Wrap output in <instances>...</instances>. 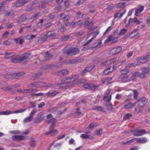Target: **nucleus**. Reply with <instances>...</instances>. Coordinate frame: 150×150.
I'll use <instances>...</instances> for the list:
<instances>
[{"instance_id": "1", "label": "nucleus", "mask_w": 150, "mask_h": 150, "mask_svg": "<svg viewBox=\"0 0 150 150\" xmlns=\"http://www.w3.org/2000/svg\"><path fill=\"white\" fill-rule=\"evenodd\" d=\"M57 121V120L54 118H51L47 122L48 123H52L50 125L49 129L50 130L48 132H46L45 133V135L51 134V135H54L58 133V131L56 130L53 129L55 127V124Z\"/></svg>"}, {"instance_id": "38", "label": "nucleus", "mask_w": 150, "mask_h": 150, "mask_svg": "<svg viewBox=\"0 0 150 150\" xmlns=\"http://www.w3.org/2000/svg\"><path fill=\"white\" fill-rule=\"evenodd\" d=\"M112 79V78L111 77H108L106 79H104L103 81V84H108V81H111Z\"/></svg>"}, {"instance_id": "40", "label": "nucleus", "mask_w": 150, "mask_h": 150, "mask_svg": "<svg viewBox=\"0 0 150 150\" xmlns=\"http://www.w3.org/2000/svg\"><path fill=\"white\" fill-rule=\"evenodd\" d=\"M126 3L121 2L118 3L117 5V6L118 8H123L125 6Z\"/></svg>"}, {"instance_id": "57", "label": "nucleus", "mask_w": 150, "mask_h": 150, "mask_svg": "<svg viewBox=\"0 0 150 150\" xmlns=\"http://www.w3.org/2000/svg\"><path fill=\"white\" fill-rule=\"evenodd\" d=\"M61 8V7L60 6L58 5L55 8L56 12L57 13L59 12Z\"/></svg>"}, {"instance_id": "14", "label": "nucleus", "mask_w": 150, "mask_h": 150, "mask_svg": "<svg viewBox=\"0 0 150 150\" xmlns=\"http://www.w3.org/2000/svg\"><path fill=\"white\" fill-rule=\"evenodd\" d=\"M114 59H110L109 60L106 61L102 63L100 65L102 66H105V67L110 66L112 62H114Z\"/></svg>"}, {"instance_id": "19", "label": "nucleus", "mask_w": 150, "mask_h": 150, "mask_svg": "<svg viewBox=\"0 0 150 150\" xmlns=\"http://www.w3.org/2000/svg\"><path fill=\"white\" fill-rule=\"evenodd\" d=\"M137 142L138 143H144L147 142V139L145 137H142L140 138H137Z\"/></svg>"}, {"instance_id": "43", "label": "nucleus", "mask_w": 150, "mask_h": 150, "mask_svg": "<svg viewBox=\"0 0 150 150\" xmlns=\"http://www.w3.org/2000/svg\"><path fill=\"white\" fill-rule=\"evenodd\" d=\"M21 0H19L16 1L15 3V6L16 7L22 6L21 4Z\"/></svg>"}, {"instance_id": "24", "label": "nucleus", "mask_w": 150, "mask_h": 150, "mask_svg": "<svg viewBox=\"0 0 150 150\" xmlns=\"http://www.w3.org/2000/svg\"><path fill=\"white\" fill-rule=\"evenodd\" d=\"M92 68L93 67H92V66H88L86 67L82 72L81 74L83 75H84L86 73L89 72L91 70Z\"/></svg>"}, {"instance_id": "21", "label": "nucleus", "mask_w": 150, "mask_h": 150, "mask_svg": "<svg viewBox=\"0 0 150 150\" xmlns=\"http://www.w3.org/2000/svg\"><path fill=\"white\" fill-rule=\"evenodd\" d=\"M92 109L95 110L96 111H101L102 112H105L103 110V107L99 106H94L93 107Z\"/></svg>"}, {"instance_id": "56", "label": "nucleus", "mask_w": 150, "mask_h": 150, "mask_svg": "<svg viewBox=\"0 0 150 150\" xmlns=\"http://www.w3.org/2000/svg\"><path fill=\"white\" fill-rule=\"evenodd\" d=\"M91 83L85 84L83 85V87L85 88L90 89L91 88Z\"/></svg>"}, {"instance_id": "16", "label": "nucleus", "mask_w": 150, "mask_h": 150, "mask_svg": "<svg viewBox=\"0 0 150 150\" xmlns=\"http://www.w3.org/2000/svg\"><path fill=\"white\" fill-rule=\"evenodd\" d=\"M68 71L67 69H63L58 72V75L60 76H65L68 74Z\"/></svg>"}, {"instance_id": "48", "label": "nucleus", "mask_w": 150, "mask_h": 150, "mask_svg": "<svg viewBox=\"0 0 150 150\" xmlns=\"http://www.w3.org/2000/svg\"><path fill=\"white\" fill-rule=\"evenodd\" d=\"M43 120V118H38L37 117L34 120V122L36 123H38L42 121Z\"/></svg>"}, {"instance_id": "12", "label": "nucleus", "mask_w": 150, "mask_h": 150, "mask_svg": "<svg viewBox=\"0 0 150 150\" xmlns=\"http://www.w3.org/2000/svg\"><path fill=\"white\" fill-rule=\"evenodd\" d=\"M50 65L52 68H56L58 69L62 67L63 66V64L62 63L58 62L50 64Z\"/></svg>"}, {"instance_id": "32", "label": "nucleus", "mask_w": 150, "mask_h": 150, "mask_svg": "<svg viewBox=\"0 0 150 150\" xmlns=\"http://www.w3.org/2000/svg\"><path fill=\"white\" fill-rule=\"evenodd\" d=\"M106 105L109 110H111L112 109V105L111 102L106 103Z\"/></svg>"}, {"instance_id": "37", "label": "nucleus", "mask_w": 150, "mask_h": 150, "mask_svg": "<svg viewBox=\"0 0 150 150\" xmlns=\"http://www.w3.org/2000/svg\"><path fill=\"white\" fill-rule=\"evenodd\" d=\"M132 116V114L130 113H127L125 114L123 117V119L126 120L129 118V117H131Z\"/></svg>"}, {"instance_id": "11", "label": "nucleus", "mask_w": 150, "mask_h": 150, "mask_svg": "<svg viewBox=\"0 0 150 150\" xmlns=\"http://www.w3.org/2000/svg\"><path fill=\"white\" fill-rule=\"evenodd\" d=\"M97 28V27L96 26L91 28L89 31V33L88 34L90 35L94 33V35H95V37H96L99 32V31H97V29L95 30V29H96Z\"/></svg>"}, {"instance_id": "45", "label": "nucleus", "mask_w": 150, "mask_h": 150, "mask_svg": "<svg viewBox=\"0 0 150 150\" xmlns=\"http://www.w3.org/2000/svg\"><path fill=\"white\" fill-rule=\"evenodd\" d=\"M97 126L98 125L92 122L89 125L88 127V129H92Z\"/></svg>"}, {"instance_id": "55", "label": "nucleus", "mask_w": 150, "mask_h": 150, "mask_svg": "<svg viewBox=\"0 0 150 150\" xmlns=\"http://www.w3.org/2000/svg\"><path fill=\"white\" fill-rule=\"evenodd\" d=\"M85 0H79L77 3L76 4V6L79 5L84 2Z\"/></svg>"}, {"instance_id": "23", "label": "nucleus", "mask_w": 150, "mask_h": 150, "mask_svg": "<svg viewBox=\"0 0 150 150\" xmlns=\"http://www.w3.org/2000/svg\"><path fill=\"white\" fill-rule=\"evenodd\" d=\"M47 38V35H45L44 36L40 38L38 40V42L41 43L46 41Z\"/></svg>"}, {"instance_id": "22", "label": "nucleus", "mask_w": 150, "mask_h": 150, "mask_svg": "<svg viewBox=\"0 0 150 150\" xmlns=\"http://www.w3.org/2000/svg\"><path fill=\"white\" fill-rule=\"evenodd\" d=\"M135 141H136L137 142V138H134L133 139H131L130 140L127 141V142H122V144L123 145H125L127 144H129L132 143H133Z\"/></svg>"}, {"instance_id": "27", "label": "nucleus", "mask_w": 150, "mask_h": 150, "mask_svg": "<svg viewBox=\"0 0 150 150\" xmlns=\"http://www.w3.org/2000/svg\"><path fill=\"white\" fill-rule=\"evenodd\" d=\"M36 9V7L32 6L26 9H25V11L26 12H30L32 11H34Z\"/></svg>"}, {"instance_id": "53", "label": "nucleus", "mask_w": 150, "mask_h": 150, "mask_svg": "<svg viewBox=\"0 0 150 150\" xmlns=\"http://www.w3.org/2000/svg\"><path fill=\"white\" fill-rule=\"evenodd\" d=\"M133 92L134 93V98L136 99L137 98V96L138 95V92L136 90H133Z\"/></svg>"}, {"instance_id": "17", "label": "nucleus", "mask_w": 150, "mask_h": 150, "mask_svg": "<svg viewBox=\"0 0 150 150\" xmlns=\"http://www.w3.org/2000/svg\"><path fill=\"white\" fill-rule=\"evenodd\" d=\"M57 93V92L55 91L51 90L46 93L45 95L47 96L52 97L55 96Z\"/></svg>"}, {"instance_id": "35", "label": "nucleus", "mask_w": 150, "mask_h": 150, "mask_svg": "<svg viewBox=\"0 0 150 150\" xmlns=\"http://www.w3.org/2000/svg\"><path fill=\"white\" fill-rule=\"evenodd\" d=\"M11 85H9L5 87H4L1 88V89L4 90L6 91H8L10 90H11Z\"/></svg>"}, {"instance_id": "42", "label": "nucleus", "mask_w": 150, "mask_h": 150, "mask_svg": "<svg viewBox=\"0 0 150 150\" xmlns=\"http://www.w3.org/2000/svg\"><path fill=\"white\" fill-rule=\"evenodd\" d=\"M127 30L124 28H123L120 31V33L118 34L119 35H123L126 32Z\"/></svg>"}, {"instance_id": "52", "label": "nucleus", "mask_w": 150, "mask_h": 150, "mask_svg": "<svg viewBox=\"0 0 150 150\" xmlns=\"http://www.w3.org/2000/svg\"><path fill=\"white\" fill-rule=\"evenodd\" d=\"M132 20L133 22L136 23L137 24H139L140 23V22L138 20L137 18L136 17H134L133 19H132Z\"/></svg>"}, {"instance_id": "7", "label": "nucleus", "mask_w": 150, "mask_h": 150, "mask_svg": "<svg viewBox=\"0 0 150 150\" xmlns=\"http://www.w3.org/2000/svg\"><path fill=\"white\" fill-rule=\"evenodd\" d=\"M79 50L78 48H76L72 47L70 49L69 51L67 52V54L68 55H69L71 53H73L75 54L79 52Z\"/></svg>"}, {"instance_id": "26", "label": "nucleus", "mask_w": 150, "mask_h": 150, "mask_svg": "<svg viewBox=\"0 0 150 150\" xmlns=\"http://www.w3.org/2000/svg\"><path fill=\"white\" fill-rule=\"evenodd\" d=\"M142 60L143 62H140L142 63H145L147 62L148 61V59H147L146 57H142L137 58L138 61Z\"/></svg>"}, {"instance_id": "2", "label": "nucleus", "mask_w": 150, "mask_h": 150, "mask_svg": "<svg viewBox=\"0 0 150 150\" xmlns=\"http://www.w3.org/2000/svg\"><path fill=\"white\" fill-rule=\"evenodd\" d=\"M50 58V56L47 52L44 54H41L38 59H36L35 63L38 65L40 64L43 61L49 60Z\"/></svg>"}, {"instance_id": "15", "label": "nucleus", "mask_w": 150, "mask_h": 150, "mask_svg": "<svg viewBox=\"0 0 150 150\" xmlns=\"http://www.w3.org/2000/svg\"><path fill=\"white\" fill-rule=\"evenodd\" d=\"M128 75L124 74L120 76V78L121 79L123 82H126L130 81V80L128 79Z\"/></svg>"}, {"instance_id": "9", "label": "nucleus", "mask_w": 150, "mask_h": 150, "mask_svg": "<svg viewBox=\"0 0 150 150\" xmlns=\"http://www.w3.org/2000/svg\"><path fill=\"white\" fill-rule=\"evenodd\" d=\"M139 73L136 72H134L132 74V76L130 78V81H132L133 82H135L137 81V78L139 76Z\"/></svg>"}, {"instance_id": "60", "label": "nucleus", "mask_w": 150, "mask_h": 150, "mask_svg": "<svg viewBox=\"0 0 150 150\" xmlns=\"http://www.w3.org/2000/svg\"><path fill=\"white\" fill-rule=\"evenodd\" d=\"M43 21L42 19H40L39 21V22L37 23V26L39 27L42 26V23H43Z\"/></svg>"}, {"instance_id": "59", "label": "nucleus", "mask_w": 150, "mask_h": 150, "mask_svg": "<svg viewBox=\"0 0 150 150\" xmlns=\"http://www.w3.org/2000/svg\"><path fill=\"white\" fill-rule=\"evenodd\" d=\"M110 93V90L108 89L105 92L106 95L104 97L103 99H104L105 98H106L109 95Z\"/></svg>"}, {"instance_id": "62", "label": "nucleus", "mask_w": 150, "mask_h": 150, "mask_svg": "<svg viewBox=\"0 0 150 150\" xmlns=\"http://www.w3.org/2000/svg\"><path fill=\"white\" fill-rule=\"evenodd\" d=\"M10 132L13 134H20V132L19 130L11 131Z\"/></svg>"}, {"instance_id": "4", "label": "nucleus", "mask_w": 150, "mask_h": 150, "mask_svg": "<svg viewBox=\"0 0 150 150\" xmlns=\"http://www.w3.org/2000/svg\"><path fill=\"white\" fill-rule=\"evenodd\" d=\"M147 102V100L145 98H141L138 100L135 104L137 103L139 108L143 107Z\"/></svg>"}, {"instance_id": "51", "label": "nucleus", "mask_w": 150, "mask_h": 150, "mask_svg": "<svg viewBox=\"0 0 150 150\" xmlns=\"http://www.w3.org/2000/svg\"><path fill=\"white\" fill-rule=\"evenodd\" d=\"M26 109H20L18 110H17L13 112V113H21L22 112H23L26 111Z\"/></svg>"}, {"instance_id": "63", "label": "nucleus", "mask_w": 150, "mask_h": 150, "mask_svg": "<svg viewBox=\"0 0 150 150\" xmlns=\"http://www.w3.org/2000/svg\"><path fill=\"white\" fill-rule=\"evenodd\" d=\"M25 74L23 72H19L16 73L15 76H18L19 77H21V76L25 75Z\"/></svg>"}, {"instance_id": "46", "label": "nucleus", "mask_w": 150, "mask_h": 150, "mask_svg": "<svg viewBox=\"0 0 150 150\" xmlns=\"http://www.w3.org/2000/svg\"><path fill=\"white\" fill-rule=\"evenodd\" d=\"M138 30L137 29H135L131 33V34L130 35H132V34H134L133 35H132V36H131L132 37H134L135 36H137V35L138 34V33H137L136 34L135 33H136V32Z\"/></svg>"}, {"instance_id": "33", "label": "nucleus", "mask_w": 150, "mask_h": 150, "mask_svg": "<svg viewBox=\"0 0 150 150\" xmlns=\"http://www.w3.org/2000/svg\"><path fill=\"white\" fill-rule=\"evenodd\" d=\"M134 105L132 103H130L127 105L125 106L124 107L127 109H130L134 107Z\"/></svg>"}, {"instance_id": "25", "label": "nucleus", "mask_w": 150, "mask_h": 150, "mask_svg": "<svg viewBox=\"0 0 150 150\" xmlns=\"http://www.w3.org/2000/svg\"><path fill=\"white\" fill-rule=\"evenodd\" d=\"M84 33V31L82 30H81L79 32H76L74 34V36L76 37H80L82 36Z\"/></svg>"}, {"instance_id": "30", "label": "nucleus", "mask_w": 150, "mask_h": 150, "mask_svg": "<svg viewBox=\"0 0 150 150\" xmlns=\"http://www.w3.org/2000/svg\"><path fill=\"white\" fill-rule=\"evenodd\" d=\"M33 117L31 116L26 117L23 120V122L24 123H26L30 122L32 120Z\"/></svg>"}, {"instance_id": "49", "label": "nucleus", "mask_w": 150, "mask_h": 150, "mask_svg": "<svg viewBox=\"0 0 150 150\" xmlns=\"http://www.w3.org/2000/svg\"><path fill=\"white\" fill-rule=\"evenodd\" d=\"M121 72L123 75H126L129 72V70L126 69H124L121 70Z\"/></svg>"}, {"instance_id": "18", "label": "nucleus", "mask_w": 150, "mask_h": 150, "mask_svg": "<svg viewBox=\"0 0 150 150\" xmlns=\"http://www.w3.org/2000/svg\"><path fill=\"white\" fill-rule=\"evenodd\" d=\"M28 19V18L25 14H24L22 15L20 17L19 19L18 20V22L19 23H21L25 21Z\"/></svg>"}, {"instance_id": "54", "label": "nucleus", "mask_w": 150, "mask_h": 150, "mask_svg": "<svg viewBox=\"0 0 150 150\" xmlns=\"http://www.w3.org/2000/svg\"><path fill=\"white\" fill-rule=\"evenodd\" d=\"M13 53H8L7 52H5V55L4 57V58L6 59H8L10 58V57H8V56H11V55Z\"/></svg>"}, {"instance_id": "50", "label": "nucleus", "mask_w": 150, "mask_h": 150, "mask_svg": "<svg viewBox=\"0 0 150 150\" xmlns=\"http://www.w3.org/2000/svg\"><path fill=\"white\" fill-rule=\"evenodd\" d=\"M142 71L144 74H147L149 73V70L146 68H142Z\"/></svg>"}, {"instance_id": "3", "label": "nucleus", "mask_w": 150, "mask_h": 150, "mask_svg": "<svg viewBox=\"0 0 150 150\" xmlns=\"http://www.w3.org/2000/svg\"><path fill=\"white\" fill-rule=\"evenodd\" d=\"M79 76L77 75H74L71 76L69 77L66 78L63 81L64 84H71L70 85L73 84L72 86L74 85V84L72 83L74 81H76L79 79Z\"/></svg>"}, {"instance_id": "47", "label": "nucleus", "mask_w": 150, "mask_h": 150, "mask_svg": "<svg viewBox=\"0 0 150 150\" xmlns=\"http://www.w3.org/2000/svg\"><path fill=\"white\" fill-rule=\"evenodd\" d=\"M42 83L43 85L42 87H51L52 86V85L50 83H47L45 82L43 83L42 82Z\"/></svg>"}, {"instance_id": "61", "label": "nucleus", "mask_w": 150, "mask_h": 150, "mask_svg": "<svg viewBox=\"0 0 150 150\" xmlns=\"http://www.w3.org/2000/svg\"><path fill=\"white\" fill-rule=\"evenodd\" d=\"M29 1V0H21V4L22 6L28 3Z\"/></svg>"}, {"instance_id": "58", "label": "nucleus", "mask_w": 150, "mask_h": 150, "mask_svg": "<svg viewBox=\"0 0 150 150\" xmlns=\"http://www.w3.org/2000/svg\"><path fill=\"white\" fill-rule=\"evenodd\" d=\"M36 142L34 140H32L30 142V146L33 147L35 146L36 144Z\"/></svg>"}, {"instance_id": "5", "label": "nucleus", "mask_w": 150, "mask_h": 150, "mask_svg": "<svg viewBox=\"0 0 150 150\" xmlns=\"http://www.w3.org/2000/svg\"><path fill=\"white\" fill-rule=\"evenodd\" d=\"M122 50L120 47H117L112 49L110 52L111 54L114 55L119 53Z\"/></svg>"}, {"instance_id": "13", "label": "nucleus", "mask_w": 150, "mask_h": 150, "mask_svg": "<svg viewBox=\"0 0 150 150\" xmlns=\"http://www.w3.org/2000/svg\"><path fill=\"white\" fill-rule=\"evenodd\" d=\"M12 139L15 141H20L24 139V137L23 136L15 135L12 137Z\"/></svg>"}, {"instance_id": "39", "label": "nucleus", "mask_w": 150, "mask_h": 150, "mask_svg": "<svg viewBox=\"0 0 150 150\" xmlns=\"http://www.w3.org/2000/svg\"><path fill=\"white\" fill-rule=\"evenodd\" d=\"M95 44H97L95 46L93 47L92 48V49H93L94 48L96 47H97V48H99L102 46V42L100 41H99L98 42H96L95 43Z\"/></svg>"}, {"instance_id": "41", "label": "nucleus", "mask_w": 150, "mask_h": 150, "mask_svg": "<svg viewBox=\"0 0 150 150\" xmlns=\"http://www.w3.org/2000/svg\"><path fill=\"white\" fill-rule=\"evenodd\" d=\"M58 109V107H55L51 108L48 110L49 112L51 113H53L56 112Z\"/></svg>"}, {"instance_id": "6", "label": "nucleus", "mask_w": 150, "mask_h": 150, "mask_svg": "<svg viewBox=\"0 0 150 150\" xmlns=\"http://www.w3.org/2000/svg\"><path fill=\"white\" fill-rule=\"evenodd\" d=\"M42 83V82H34L31 83L29 84V87H41L43 86Z\"/></svg>"}, {"instance_id": "36", "label": "nucleus", "mask_w": 150, "mask_h": 150, "mask_svg": "<svg viewBox=\"0 0 150 150\" xmlns=\"http://www.w3.org/2000/svg\"><path fill=\"white\" fill-rule=\"evenodd\" d=\"M95 134L97 135H101L102 134V129H97L94 131Z\"/></svg>"}, {"instance_id": "8", "label": "nucleus", "mask_w": 150, "mask_h": 150, "mask_svg": "<svg viewBox=\"0 0 150 150\" xmlns=\"http://www.w3.org/2000/svg\"><path fill=\"white\" fill-rule=\"evenodd\" d=\"M30 54L28 53H24L23 55L20 56V62L27 61L29 59V57Z\"/></svg>"}, {"instance_id": "44", "label": "nucleus", "mask_w": 150, "mask_h": 150, "mask_svg": "<svg viewBox=\"0 0 150 150\" xmlns=\"http://www.w3.org/2000/svg\"><path fill=\"white\" fill-rule=\"evenodd\" d=\"M112 39V36L110 35L108 36V39H107L105 41V43H108Z\"/></svg>"}, {"instance_id": "64", "label": "nucleus", "mask_w": 150, "mask_h": 150, "mask_svg": "<svg viewBox=\"0 0 150 150\" xmlns=\"http://www.w3.org/2000/svg\"><path fill=\"white\" fill-rule=\"evenodd\" d=\"M81 137L83 139H88V135L86 134H83L81 135Z\"/></svg>"}, {"instance_id": "20", "label": "nucleus", "mask_w": 150, "mask_h": 150, "mask_svg": "<svg viewBox=\"0 0 150 150\" xmlns=\"http://www.w3.org/2000/svg\"><path fill=\"white\" fill-rule=\"evenodd\" d=\"M64 84V82L62 83L58 84L57 85V86H59L61 88H63V89H66L68 88L69 87L72 86L73 84H72L71 85H68L67 86H66L64 84Z\"/></svg>"}, {"instance_id": "31", "label": "nucleus", "mask_w": 150, "mask_h": 150, "mask_svg": "<svg viewBox=\"0 0 150 150\" xmlns=\"http://www.w3.org/2000/svg\"><path fill=\"white\" fill-rule=\"evenodd\" d=\"M12 113H13V112L11 110L0 112V115H8Z\"/></svg>"}, {"instance_id": "10", "label": "nucleus", "mask_w": 150, "mask_h": 150, "mask_svg": "<svg viewBox=\"0 0 150 150\" xmlns=\"http://www.w3.org/2000/svg\"><path fill=\"white\" fill-rule=\"evenodd\" d=\"M134 133L133 135L136 136H139L142 135V134L145 133V130L144 129H142L140 130L137 129L135 130Z\"/></svg>"}, {"instance_id": "29", "label": "nucleus", "mask_w": 150, "mask_h": 150, "mask_svg": "<svg viewBox=\"0 0 150 150\" xmlns=\"http://www.w3.org/2000/svg\"><path fill=\"white\" fill-rule=\"evenodd\" d=\"M11 61L13 63H17L18 61L20 62V56H17L15 58H12Z\"/></svg>"}, {"instance_id": "34", "label": "nucleus", "mask_w": 150, "mask_h": 150, "mask_svg": "<svg viewBox=\"0 0 150 150\" xmlns=\"http://www.w3.org/2000/svg\"><path fill=\"white\" fill-rule=\"evenodd\" d=\"M70 37L68 35H64L61 38V40L63 41H66L69 39Z\"/></svg>"}, {"instance_id": "28", "label": "nucleus", "mask_w": 150, "mask_h": 150, "mask_svg": "<svg viewBox=\"0 0 150 150\" xmlns=\"http://www.w3.org/2000/svg\"><path fill=\"white\" fill-rule=\"evenodd\" d=\"M144 6H142L140 8L137 9L135 11V15L137 16H139V13L141 12L144 10Z\"/></svg>"}]
</instances>
